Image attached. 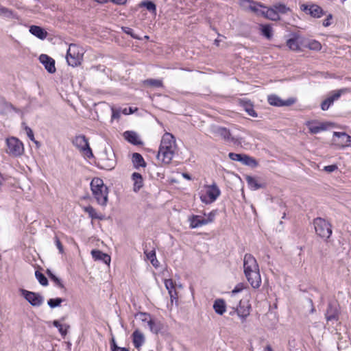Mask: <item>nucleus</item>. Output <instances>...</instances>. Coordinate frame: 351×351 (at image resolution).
I'll return each mask as SVG.
<instances>
[{"label": "nucleus", "mask_w": 351, "mask_h": 351, "mask_svg": "<svg viewBox=\"0 0 351 351\" xmlns=\"http://www.w3.org/2000/svg\"><path fill=\"white\" fill-rule=\"evenodd\" d=\"M243 269L247 281L254 289H258L261 284L259 267L256 258L250 254H246L243 258Z\"/></svg>", "instance_id": "f257e3e1"}, {"label": "nucleus", "mask_w": 351, "mask_h": 351, "mask_svg": "<svg viewBox=\"0 0 351 351\" xmlns=\"http://www.w3.org/2000/svg\"><path fill=\"white\" fill-rule=\"evenodd\" d=\"M176 147L174 136L170 133H165L162 137L157 154L158 159L161 160L165 164L170 163L175 154Z\"/></svg>", "instance_id": "f03ea898"}, {"label": "nucleus", "mask_w": 351, "mask_h": 351, "mask_svg": "<svg viewBox=\"0 0 351 351\" xmlns=\"http://www.w3.org/2000/svg\"><path fill=\"white\" fill-rule=\"evenodd\" d=\"M84 54V50L79 46L70 45L66 53V61L72 66H77L80 64Z\"/></svg>", "instance_id": "7ed1b4c3"}, {"label": "nucleus", "mask_w": 351, "mask_h": 351, "mask_svg": "<svg viewBox=\"0 0 351 351\" xmlns=\"http://www.w3.org/2000/svg\"><path fill=\"white\" fill-rule=\"evenodd\" d=\"M6 153L14 157L20 156L24 152L23 143L16 137L8 138L6 139Z\"/></svg>", "instance_id": "20e7f679"}, {"label": "nucleus", "mask_w": 351, "mask_h": 351, "mask_svg": "<svg viewBox=\"0 0 351 351\" xmlns=\"http://www.w3.org/2000/svg\"><path fill=\"white\" fill-rule=\"evenodd\" d=\"M313 223L317 235L326 239L330 237L332 234L331 226L325 219L317 217L314 219Z\"/></svg>", "instance_id": "39448f33"}, {"label": "nucleus", "mask_w": 351, "mask_h": 351, "mask_svg": "<svg viewBox=\"0 0 351 351\" xmlns=\"http://www.w3.org/2000/svg\"><path fill=\"white\" fill-rule=\"evenodd\" d=\"M73 144L86 157H93V155L89 147L88 139L84 135L76 136L73 140Z\"/></svg>", "instance_id": "423d86ee"}, {"label": "nucleus", "mask_w": 351, "mask_h": 351, "mask_svg": "<svg viewBox=\"0 0 351 351\" xmlns=\"http://www.w3.org/2000/svg\"><path fill=\"white\" fill-rule=\"evenodd\" d=\"M206 195L209 199H207L206 196H201V200L206 204L212 203L220 195L221 191L215 183L206 186Z\"/></svg>", "instance_id": "0eeeda50"}, {"label": "nucleus", "mask_w": 351, "mask_h": 351, "mask_svg": "<svg viewBox=\"0 0 351 351\" xmlns=\"http://www.w3.org/2000/svg\"><path fill=\"white\" fill-rule=\"evenodd\" d=\"M22 295L32 305L40 306L43 302V298L38 293L31 292L25 289L21 290Z\"/></svg>", "instance_id": "6e6552de"}, {"label": "nucleus", "mask_w": 351, "mask_h": 351, "mask_svg": "<svg viewBox=\"0 0 351 351\" xmlns=\"http://www.w3.org/2000/svg\"><path fill=\"white\" fill-rule=\"evenodd\" d=\"M333 135L332 141L334 144L341 147L351 146V136L346 133L335 132Z\"/></svg>", "instance_id": "1a4fd4ad"}, {"label": "nucleus", "mask_w": 351, "mask_h": 351, "mask_svg": "<svg viewBox=\"0 0 351 351\" xmlns=\"http://www.w3.org/2000/svg\"><path fill=\"white\" fill-rule=\"evenodd\" d=\"M267 101L270 105L278 107L290 106L295 102V99L293 98H289L288 99L283 100L276 95H269Z\"/></svg>", "instance_id": "9d476101"}, {"label": "nucleus", "mask_w": 351, "mask_h": 351, "mask_svg": "<svg viewBox=\"0 0 351 351\" xmlns=\"http://www.w3.org/2000/svg\"><path fill=\"white\" fill-rule=\"evenodd\" d=\"M333 124L330 122H320L308 121L306 125L308 127L309 131L311 134H317L322 131L326 130L329 126Z\"/></svg>", "instance_id": "9b49d317"}, {"label": "nucleus", "mask_w": 351, "mask_h": 351, "mask_svg": "<svg viewBox=\"0 0 351 351\" xmlns=\"http://www.w3.org/2000/svg\"><path fill=\"white\" fill-rule=\"evenodd\" d=\"M346 91V89H340L332 92V95L321 104L322 110H327L330 105H332L335 100H337L341 97V94L344 93Z\"/></svg>", "instance_id": "f8f14e48"}, {"label": "nucleus", "mask_w": 351, "mask_h": 351, "mask_svg": "<svg viewBox=\"0 0 351 351\" xmlns=\"http://www.w3.org/2000/svg\"><path fill=\"white\" fill-rule=\"evenodd\" d=\"M39 60L49 73H53L56 71L55 61L53 59L47 55L42 54L40 56Z\"/></svg>", "instance_id": "ddd939ff"}, {"label": "nucleus", "mask_w": 351, "mask_h": 351, "mask_svg": "<svg viewBox=\"0 0 351 351\" xmlns=\"http://www.w3.org/2000/svg\"><path fill=\"white\" fill-rule=\"evenodd\" d=\"M213 133L226 141H232L233 138L231 137L230 131L226 128L220 126H214L212 129Z\"/></svg>", "instance_id": "4468645a"}, {"label": "nucleus", "mask_w": 351, "mask_h": 351, "mask_svg": "<svg viewBox=\"0 0 351 351\" xmlns=\"http://www.w3.org/2000/svg\"><path fill=\"white\" fill-rule=\"evenodd\" d=\"M302 10L313 17L319 18L323 14V10L317 5H302Z\"/></svg>", "instance_id": "2eb2a0df"}, {"label": "nucleus", "mask_w": 351, "mask_h": 351, "mask_svg": "<svg viewBox=\"0 0 351 351\" xmlns=\"http://www.w3.org/2000/svg\"><path fill=\"white\" fill-rule=\"evenodd\" d=\"M108 188L104 185L101 186V189L97 191V193H93V195L98 204L105 206L108 202Z\"/></svg>", "instance_id": "dca6fc26"}, {"label": "nucleus", "mask_w": 351, "mask_h": 351, "mask_svg": "<svg viewBox=\"0 0 351 351\" xmlns=\"http://www.w3.org/2000/svg\"><path fill=\"white\" fill-rule=\"evenodd\" d=\"M165 285L166 289L168 290L171 301L173 302L174 300H177L178 293L176 290L175 284L171 279H167L165 280Z\"/></svg>", "instance_id": "f3484780"}, {"label": "nucleus", "mask_w": 351, "mask_h": 351, "mask_svg": "<svg viewBox=\"0 0 351 351\" xmlns=\"http://www.w3.org/2000/svg\"><path fill=\"white\" fill-rule=\"evenodd\" d=\"M132 341L134 347L139 349L145 343V336L138 330H136L132 334Z\"/></svg>", "instance_id": "a211bd4d"}, {"label": "nucleus", "mask_w": 351, "mask_h": 351, "mask_svg": "<svg viewBox=\"0 0 351 351\" xmlns=\"http://www.w3.org/2000/svg\"><path fill=\"white\" fill-rule=\"evenodd\" d=\"M132 180L133 181V191L134 192L138 191L143 186V179L141 174L137 172L133 173Z\"/></svg>", "instance_id": "6ab92c4d"}, {"label": "nucleus", "mask_w": 351, "mask_h": 351, "mask_svg": "<svg viewBox=\"0 0 351 351\" xmlns=\"http://www.w3.org/2000/svg\"><path fill=\"white\" fill-rule=\"evenodd\" d=\"M93 257L95 260H101L104 263L107 265H109L110 263V256L107 254L103 253L99 250H92L91 252Z\"/></svg>", "instance_id": "aec40b11"}, {"label": "nucleus", "mask_w": 351, "mask_h": 351, "mask_svg": "<svg viewBox=\"0 0 351 351\" xmlns=\"http://www.w3.org/2000/svg\"><path fill=\"white\" fill-rule=\"evenodd\" d=\"M29 32L40 39H45L47 35L46 31L36 25H32L29 28Z\"/></svg>", "instance_id": "412c9836"}, {"label": "nucleus", "mask_w": 351, "mask_h": 351, "mask_svg": "<svg viewBox=\"0 0 351 351\" xmlns=\"http://www.w3.org/2000/svg\"><path fill=\"white\" fill-rule=\"evenodd\" d=\"M123 136L128 142L134 145L141 144V142L139 141L138 134L134 132L126 131L123 133Z\"/></svg>", "instance_id": "4be33fe9"}, {"label": "nucleus", "mask_w": 351, "mask_h": 351, "mask_svg": "<svg viewBox=\"0 0 351 351\" xmlns=\"http://www.w3.org/2000/svg\"><path fill=\"white\" fill-rule=\"evenodd\" d=\"M114 156V154L112 151L108 154L107 149L104 150L102 155V160H107L106 166L110 169L112 168L115 165Z\"/></svg>", "instance_id": "5701e85b"}, {"label": "nucleus", "mask_w": 351, "mask_h": 351, "mask_svg": "<svg viewBox=\"0 0 351 351\" xmlns=\"http://www.w3.org/2000/svg\"><path fill=\"white\" fill-rule=\"evenodd\" d=\"M213 308L216 313L223 315L226 312V306L223 300L217 299L215 301Z\"/></svg>", "instance_id": "b1692460"}, {"label": "nucleus", "mask_w": 351, "mask_h": 351, "mask_svg": "<svg viewBox=\"0 0 351 351\" xmlns=\"http://www.w3.org/2000/svg\"><path fill=\"white\" fill-rule=\"evenodd\" d=\"M243 5L251 11L258 14H261V11L263 10L261 9V5L260 4L249 0H245L243 2Z\"/></svg>", "instance_id": "393cba45"}, {"label": "nucleus", "mask_w": 351, "mask_h": 351, "mask_svg": "<svg viewBox=\"0 0 351 351\" xmlns=\"http://www.w3.org/2000/svg\"><path fill=\"white\" fill-rule=\"evenodd\" d=\"M132 160L134 167L136 169L139 167H145L146 166V163L143 156L138 153H134L132 154Z\"/></svg>", "instance_id": "a878e982"}, {"label": "nucleus", "mask_w": 351, "mask_h": 351, "mask_svg": "<svg viewBox=\"0 0 351 351\" xmlns=\"http://www.w3.org/2000/svg\"><path fill=\"white\" fill-rule=\"evenodd\" d=\"M104 185V184L101 179L98 178H93L90 182V189L93 194L97 193V191L101 189V186Z\"/></svg>", "instance_id": "bb28decb"}, {"label": "nucleus", "mask_w": 351, "mask_h": 351, "mask_svg": "<svg viewBox=\"0 0 351 351\" xmlns=\"http://www.w3.org/2000/svg\"><path fill=\"white\" fill-rule=\"evenodd\" d=\"M261 15H263L266 18L272 21H277L280 19L279 15L273 10V7L261 11Z\"/></svg>", "instance_id": "cd10ccee"}, {"label": "nucleus", "mask_w": 351, "mask_h": 351, "mask_svg": "<svg viewBox=\"0 0 351 351\" xmlns=\"http://www.w3.org/2000/svg\"><path fill=\"white\" fill-rule=\"evenodd\" d=\"M273 10L279 15V14H286L289 11H290L289 8H288L285 4L281 3H274L273 5Z\"/></svg>", "instance_id": "c85d7f7f"}, {"label": "nucleus", "mask_w": 351, "mask_h": 351, "mask_svg": "<svg viewBox=\"0 0 351 351\" xmlns=\"http://www.w3.org/2000/svg\"><path fill=\"white\" fill-rule=\"evenodd\" d=\"M53 326L58 329V331L63 337H64L66 335L67 330L70 328L69 325H62V324H60V322L59 320H54L53 322Z\"/></svg>", "instance_id": "c756f323"}, {"label": "nucleus", "mask_w": 351, "mask_h": 351, "mask_svg": "<svg viewBox=\"0 0 351 351\" xmlns=\"http://www.w3.org/2000/svg\"><path fill=\"white\" fill-rule=\"evenodd\" d=\"M299 39L300 38L298 36H295L293 38H289L287 41V47L293 51H297L300 49V45H299Z\"/></svg>", "instance_id": "7c9ffc66"}, {"label": "nucleus", "mask_w": 351, "mask_h": 351, "mask_svg": "<svg viewBox=\"0 0 351 351\" xmlns=\"http://www.w3.org/2000/svg\"><path fill=\"white\" fill-rule=\"evenodd\" d=\"M246 180L249 186L253 190H257L264 187L263 184L258 183L257 180L253 177L247 176Z\"/></svg>", "instance_id": "2f4dec72"}, {"label": "nucleus", "mask_w": 351, "mask_h": 351, "mask_svg": "<svg viewBox=\"0 0 351 351\" xmlns=\"http://www.w3.org/2000/svg\"><path fill=\"white\" fill-rule=\"evenodd\" d=\"M10 109H14L13 106L0 97V114H5Z\"/></svg>", "instance_id": "473e14b6"}, {"label": "nucleus", "mask_w": 351, "mask_h": 351, "mask_svg": "<svg viewBox=\"0 0 351 351\" xmlns=\"http://www.w3.org/2000/svg\"><path fill=\"white\" fill-rule=\"evenodd\" d=\"M147 324L149 328V330L157 334L161 329V324L159 322H156L152 319H149V321H147Z\"/></svg>", "instance_id": "72a5a7b5"}, {"label": "nucleus", "mask_w": 351, "mask_h": 351, "mask_svg": "<svg viewBox=\"0 0 351 351\" xmlns=\"http://www.w3.org/2000/svg\"><path fill=\"white\" fill-rule=\"evenodd\" d=\"M145 86L158 88L162 86V82L160 80L148 79L143 82Z\"/></svg>", "instance_id": "f704fd0d"}, {"label": "nucleus", "mask_w": 351, "mask_h": 351, "mask_svg": "<svg viewBox=\"0 0 351 351\" xmlns=\"http://www.w3.org/2000/svg\"><path fill=\"white\" fill-rule=\"evenodd\" d=\"M241 162L246 165L256 166L257 162L253 158L245 154H242Z\"/></svg>", "instance_id": "c9c22d12"}, {"label": "nucleus", "mask_w": 351, "mask_h": 351, "mask_svg": "<svg viewBox=\"0 0 351 351\" xmlns=\"http://www.w3.org/2000/svg\"><path fill=\"white\" fill-rule=\"evenodd\" d=\"M243 106L245 109V110L247 112V114L250 116H252L253 117H256L257 114L256 113L255 110L253 109V106L252 104L250 102L245 101L243 103Z\"/></svg>", "instance_id": "e433bc0d"}, {"label": "nucleus", "mask_w": 351, "mask_h": 351, "mask_svg": "<svg viewBox=\"0 0 351 351\" xmlns=\"http://www.w3.org/2000/svg\"><path fill=\"white\" fill-rule=\"evenodd\" d=\"M189 222H190V227L191 228H196L199 226L200 220H199V215H193L191 217L189 218Z\"/></svg>", "instance_id": "4c0bfd02"}, {"label": "nucleus", "mask_w": 351, "mask_h": 351, "mask_svg": "<svg viewBox=\"0 0 351 351\" xmlns=\"http://www.w3.org/2000/svg\"><path fill=\"white\" fill-rule=\"evenodd\" d=\"M140 6L145 7L147 10H149L150 12H156V5L150 1H143L140 4Z\"/></svg>", "instance_id": "58836bf2"}, {"label": "nucleus", "mask_w": 351, "mask_h": 351, "mask_svg": "<svg viewBox=\"0 0 351 351\" xmlns=\"http://www.w3.org/2000/svg\"><path fill=\"white\" fill-rule=\"evenodd\" d=\"M261 32L263 36L267 38H270L272 36L271 27L269 25H265L261 26Z\"/></svg>", "instance_id": "ea45409f"}, {"label": "nucleus", "mask_w": 351, "mask_h": 351, "mask_svg": "<svg viewBox=\"0 0 351 351\" xmlns=\"http://www.w3.org/2000/svg\"><path fill=\"white\" fill-rule=\"evenodd\" d=\"M63 301L64 300L60 298H51L48 300L47 304L51 308H55L60 306Z\"/></svg>", "instance_id": "a19ab883"}, {"label": "nucleus", "mask_w": 351, "mask_h": 351, "mask_svg": "<svg viewBox=\"0 0 351 351\" xmlns=\"http://www.w3.org/2000/svg\"><path fill=\"white\" fill-rule=\"evenodd\" d=\"M35 275L36 278L42 285L46 286L48 285V280L47 278L44 276V274H43L38 271H36Z\"/></svg>", "instance_id": "79ce46f5"}, {"label": "nucleus", "mask_w": 351, "mask_h": 351, "mask_svg": "<svg viewBox=\"0 0 351 351\" xmlns=\"http://www.w3.org/2000/svg\"><path fill=\"white\" fill-rule=\"evenodd\" d=\"M307 47L312 50L319 51L322 48L321 44L316 40L309 41Z\"/></svg>", "instance_id": "37998d69"}, {"label": "nucleus", "mask_w": 351, "mask_h": 351, "mask_svg": "<svg viewBox=\"0 0 351 351\" xmlns=\"http://www.w3.org/2000/svg\"><path fill=\"white\" fill-rule=\"evenodd\" d=\"M84 210L85 212H86L87 213H88V215H90V217L93 219H97L99 218V217L97 215V213H96V210L95 209L89 206H86L84 208Z\"/></svg>", "instance_id": "c03bdc74"}, {"label": "nucleus", "mask_w": 351, "mask_h": 351, "mask_svg": "<svg viewBox=\"0 0 351 351\" xmlns=\"http://www.w3.org/2000/svg\"><path fill=\"white\" fill-rule=\"evenodd\" d=\"M47 274L49 277L53 280L60 288L63 287V285L60 282V279L57 278L50 270H47Z\"/></svg>", "instance_id": "a18cd8bd"}, {"label": "nucleus", "mask_w": 351, "mask_h": 351, "mask_svg": "<svg viewBox=\"0 0 351 351\" xmlns=\"http://www.w3.org/2000/svg\"><path fill=\"white\" fill-rule=\"evenodd\" d=\"M326 317L328 321H330V320H333V319H337V315L335 313L331 311L330 306H329V308L327 311V313L326 314Z\"/></svg>", "instance_id": "49530a36"}, {"label": "nucleus", "mask_w": 351, "mask_h": 351, "mask_svg": "<svg viewBox=\"0 0 351 351\" xmlns=\"http://www.w3.org/2000/svg\"><path fill=\"white\" fill-rule=\"evenodd\" d=\"M25 131H26L27 135L29 137V138L32 141L34 142L36 144L38 145V142L36 141L34 138V136L32 130L30 128L27 126V127H25Z\"/></svg>", "instance_id": "de8ad7c7"}, {"label": "nucleus", "mask_w": 351, "mask_h": 351, "mask_svg": "<svg viewBox=\"0 0 351 351\" xmlns=\"http://www.w3.org/2000/svg\"><path fill=\"white\" fill-rule=\"evenodd\" d=\"M0 15L10 17L12 16V12L6 8L0 7Z\"/></svg>", "instance_id": "09e8293b"}, {"label": "nucleus", "mask_w": 351, "mask_h": 351, "mask_svg": "<svg viewBox=\"0 0 351 351\" xmlns=\"http://www.w3.org/2000/svg\"><path fill=\"white\" fill-rule=\"evenodd\" d=\"M144 253L146 256V258L150 261H153V259L156 257V252L154 250H151L150 252H147V250H145Z\"/></svg>", "instance_id": "8fccbe9b"}, {"label": "nucleus", "mask_w": 351, "mask_h": 351, "mask_svg": "<svg viewBox=\"0 0 351 351\" xmlns=\"http://www.w3.org/2000/svg\"><path fill=\"white\" fill-rule=\"evenodd\" d=\"M241 156L242 154H235V153H230L228 154V156L229 158L232 160H234V161H239L241 162Z\"/></svg>", "instance_id": "3c124183"}, {"label": "nucleus", "mask_w": 351, "mask_h": 351, "mask_svg": "<svg viewBox=\"0 0 351 351\" xmlns=\"http://www.w3.org/2000/svg\"><path fill=\"white\" fill-rule=\"evenodd\" d=\"M54 239H55L56 245L57 246V247L59 250V252L62 254L64 252L63 245H62L60 239H58V237L57 236H56Z\"/></svg>", "instance_id": "603ef678"}, {"label": "nucleus", "mask_w": 351, "mask_h": 351, "mask_svg": "<svg viewBox=\"0 0 351 351\" xmlns=\"http://www.w3.org/2000/svg\"><path fill=\"white\" fill-rule=\"evenodd\" d=\"M337 169H338V167L336 165H328V166H325L324 167V170L328 173L333 172L335 170H337Z\"/></svg>", "instance_id": "864d4df0"}, {"label": "nucleus", "mask_w": 351, "mask_h": 351, "mask_svg": "<svg viewBox=\"0 0 351 351\" xmlns=\"http://www.w3.org/2000/svg\"><path fill=\"white\" fill-rule=\"evenodd\" d=\"M112 119H117L120 117L121 114V110L118 109H115L114 108H112Z\"/></svg>", "instance_id": "5fc2aeb1"}, {"label": "nucleus", "mask_w": 351, "mask_h": 351, "mask_svg": "<svg viewBox=\"0 0 351 351\" xmlns=\"http://www.w3.org/2000/svg\"><path fill=\"white\" fill-rule=\"evenodd\" d=\"M215 217V211H212L208 215V216H207V217H206V219H207V221L208 222V223H210L214 221Z\"/></svg>", "instance_id": "6e6d98bb"}, {"label": "nucleus", "mask_w": 351, "mask_h": 351, "mask_svg": "<svg viewBox=\"0 0 351 351\" xmlns=\"http://www.w3.org/2000/svg\"><path fill=\"white\" fill-rule=\"evenodd\" d=\"M139 316H140V319L143 321V322H147L149 320V315L147 314V313H141L139 314Z\"/></svg>", "instance_id": "4d7b16f0"}, {"label": "nucleus", "mask_w": 351, "mask_h": 351, "mask_svg": "<svg viewBox=\"0 0 351 351\" xmlns=\"http://www.w3.org/2000/svg\"><path fill=\"white\" fill-rule=\"evenodd\" d=\"M109 1L116 5H124L126 3L127 0H109Z\"/></svg>", "instance_id": "13d9d810"}, {"label": "nucleus", "mask_w": 351, "mask_h": 351, "mask_svg": "<svg viewBox=\"0 0 351 351\" xmlns=\"http://www.w3.org/2000/svg\"><path fill=\"white\" fill-rule=\"evenodd\" d=\"M331 18H332V16L329 15L327 19L324 20L323 25L324 27H328V26H329L330 25V21Z\"/></svg>", "instance_id": "bf43d9fd"}, {"label": "nucleus", "mask_w": 351, "mask_h": 351, "mask_svg": "<svg viewBox=\"0 0 351 351\" xmlns=\"http://www.w3.org/2000/svg\"><path fill=\"white\" fill-rule=\"evenodd\" d=\"M117 347L118 346L117 345L114 339L112 337L110 341V348L112 351H114Z\"/></svg>", "instance_id": "052dcab7"}, {"label": "nucleus", "mask_w": 351, "mask_h": 351, "mask_svg": "<svg viewBox=\"0 0 351 351\" xmlns=\"http://www.w3.org/2000/svg\"><path fill=\"white\" fill-rule=\"evenodd\" d=\"M199 220H200L199 226H202L208 224V222L207 221V219H206V217H202L201 216H199Z\"/></svg>", "instance_id": "680f3d73"}, {"label": "nucleus", "mask_w": 351, "mask_h": 351, "mask_svg": "<svg viewBox=\"0 0 351 351\" xmlns=\"http://www.w3.org/2000/svg\"><path fill=\"white\" fill-rule=\"evenodd\" d=\"M242 290L241 287H236L231 292V296L233 297L234 295Z\"/></svg>", "instance_id": "e2e57ef3"}, {"label": "nucleus", "mask_w": 351, "mask_h": 351, "mask_svg": "<svg viewBox=\"0 0 351 351\" xmlns=\"http://www.w3.org/2000/svg\"><path fill=\"white\" fill-rule=\"evenodd\" d=\"M123 29L124 32H125L126 34H130V35H131L132 36L134 37V35H133V34H132L133 30H132L131 28H130V27H123Z\"/></svg>", "instance_id": "0e129e2a"}, {"label": "nucleus", "mask_w": 351, "mask_h": 351, "mask_svg": "<svg viewBox=\"0 0 351 351\" xmlns=\"http://www.w3.org/2000/svg\"><path fill=\"white\" fill-rule=\"evenodd\" d=\"M150 262H151L152 265L154 267L157 268V267H158L159 262H158V261L157 260L156 257V258H154L153 259V261H150Z\"/></svg>", "instance_id": "69168bd1"}, {"label": "nucleus", "mask_w": 351, "mask_h": 351, "mask_svg": "<svg viewBox=\"0 0 351 351\" xmlns=\"http://www.w3.org/2000/svg\"><path fill=\"white\" fill-rule=\"evenodd\" d=\"M237 313H238V315L239 316H242V317H246V316H247L249 315V312L248 311L245 313H243L241 314V312L239 311H238Z\"/></svg>", "instance_id": "338daca9"}, {"label": "nucleus", "mask_w": 351, "mask_h": 351, "mask_svg": "<svg viewBox=\"0 0 351 351\" xmlns=\"http://www.w3.org/2000/svg\"><path fill=\"white\" fill-rule=\"evenodd\" d=\"M265 351H273L271 347L269 345H267L265 347Z\"/></svg>", "instance_id": "774afa93"}]
</instances>
